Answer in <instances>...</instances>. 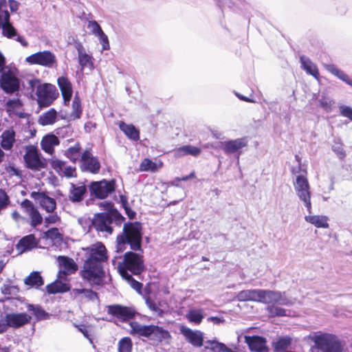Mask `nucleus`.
<instances>
[{"label":"nucleus","instance_id":"obj_1","mask_svg":"<svg viewBox=\"0 0 352 352\" xmlns=\"http://www.w3.org/2000/svg\"><path fill=\"white\" fill-rule=\"evenodd\" d=\"M142 226L138 222L126 223L123 227L122 233L117 236V252H122L127 245L131 250L139 251V253L127 252L124 255L122 262L118 264L120 275L124 272L139 275L144 269L142 249Z\"/></svg>","mask_w":352,"mask_h":352},{"label":"nucleus","instance_id":"obj_2","mask_svg":"<svg viewBox=\"0 0 352 352\" xmlns=\"http://www.w3.org/2000/svg\"><path fill=\"white\" fill-rule=\"evenodd\" d=\"M83 250L86 252V260L82 271V277L92 286L100 285L104 274L102 264L107 260V249L98 242Z\"/></svg>","mask_w":352,"mask_h":352},{"label":"nucleus","instance_id":"obj_3","mask_svg":"<svg viewBox=\"0 0 352 352\" xmlns=\"http://www.w3.org/2000/svg\"><path fill=\"white\" fill-rule=\"evenodd\" d=\"M131 330L130 334L148 338L154 343L167 341L170 338V333L162 327L154 324H141L138 322L131 321L129 322Z\"/></svg>","mask_w":352,"mask_h":352},{"label":"nucleus","instance_id":"obj_4","mask_svg":"<svg viewBox=\"0 0 352 352\" xmlns=\"http://www.w3.org/2000/svg\"><path fill=\"white\" fill-rule=\"evenodd\" d=\"M107 205L110 210L109 212L96 214L92 219V225L97 231L111 234L113 232L112 225H121L124 217L117 210L111 209L113 204L111 202Z\"/></svg>","mask_w":352,"mask_h":352},{"label":"nucleus","instance_id":"obj_5","mask_svg":"<svg viewBox=\"0 0 352 352\" xmlns=\"http://www.w3.org/2000/svg\"><path fill=\"white\" fill-rule=\"evenodd\" d=\"M313 340L318 349L322 352H342V342L333 334L317 335L314 336Z\"/></svg>","mask_w":352,"mask_h":352},{"label":"nucleus","instance_id":"obj_6","mask_svg":"<svg viewBox=\"0 0 352 352\" xmlns=\"http://www.w3.org/2000/svg\"><path fill=\"white\" fill-rule=\"evenodd\" d=\"M294 188L297 197L307 208L308 212L311 213L310 186L305 175L301 174L296 177Z\"/></svg>","mask_w":352,"mask_h":352},{"label":"nucleus","instance_id":"obj_7","mask_svg":"<svg viewBox=\"0 0 352 352\" xmlns=\"http://www.w3.org/2000/svg\"><path fill=\"white\" fill-rule=\"evenodd\" d=\"M36 94L38 98V103L40 107H47L56 100L58 93L54 85L49 83L38 85Z\"/></svg>","mask_w":352,"mask_h":352},{"label":"nucleus","instance_id":"obj_8","mask_svg":"<svg viewBox=\"0 0 352 352\" xmlns=\"http://www.w3.org/2000/svg\"><path fill=\"white\" fill-rule=\"evenodd\" d=\"M285 292L260 289L258 302L263 304L278 303L280 305H292V302L285 297Z\"/></svg>","mask_w":352,"mask_h":352},{"label":"nucleus","instance_id":"obj_9","mask_svg":"<svg viewBox=\"0 0 352 352\" xmlns=\"http://www.w3.org/2000/svg\"><path fill=\"white\" fill-rule=\"evenodd\" d=\"M32 317L26 313H11L6 314L5 316L6 324L0 322V333L7 330V327L19 328L28 324Z\"/></svg>","mask_w":352,"mask_h":352},{"label":"nucleus","instance_id":"obj_10","mask_svg":"<svg viewBox=\"0 0 352 352\" xmlns=\"http://www.w3.org/2000/svg\"><path fill=\"white\" fill-rule=\"evenodd\" d=\"M25 61L30 65H39L51 68L56 63V58L54 53L48 50L38 52L25 58Z\"/></svg>","mask_w":352,"mask_h":352},{"label":"nucleus","instance_id":"obj_11","mask_svg":"<svg viewBox=\"0 0 352 352\" xmlns=\"http://www.w3.org/2000/svg\"><path fill=\"white\" fill-rule=\"evenodd\" d=\"M91 194L98 199H104L115 190V181L93 182L89 186Z\"/></svg>","mask_w":352,"mask_h":352},{"label":"nucleus","instance_id":"obj_12","mask_svg":"<svg viewBox=\"0 0 352 352\" xmlns=\"http://www.w3.org/2000/svg\"><path fill=\"white\" fill-rule=\"evenodd\" d=\"M80 169L83 172H88L96 174L100 168V163L98 160L94 157L89 150H85L80 156Z\"/></svg>","mask_w":352,"mask_h":352},{"label":"nucleus","instance_id":"obj_13","mask_svg":"<svg viewBox=\"0 0 352 352\" xmlns=\"http://www.w3.org/2000/svg\"><path fill=\"white\" fill-rule=\"evenodd\" d=\"M107 312L116 316L122 322H125L133 318L137 314L133 308L120 305H109L107 307Z\"/></svg>","mask_w":352,"mask_h":352},{"label":"nucleus","instance_id":"obj_14","mask_svg":"<svg viewBox=\"0 0 352 352\" xmlns=\"http://www.w3.org/2000/svg\"><path fill=\"white\" fill-rule=\"evenodd\" d=\"M2 89L8 94H12L19 89V80L11 73H3L0 78Z\"/></svg>","mask_w":352,"mask_h":352},{"label":"nucleus","instance_id":"obj_15","mask_svg":"<svg viewBox=\"0 0 352 352\" xmlns=\"http://www.w3.org/2000/svg\"><path fill=\"white\" fill-rule=\"evenodd\" d=\"M23 158L26 166L30 169L38 170L43 167V163L39 157L36 148L34 146H30L27 148Z\"/></svg>","mask_w":352,"mask_h":352},{"label":"nucleus","instance_id":"obj_16","mask_svg":"<svg viewBox=\"0 0 352 352\" xmlns=\"http://www.w3.org/2000/svg\"><path fill=\"white\" fill-rule=\"evenodd\" d=\"M58 263L63 270H59L58 278H65L67 275L74 273L78 270V266L74 261L65 256H58Z\"/></svg>","mask_w":352,"mask_h":352},{"label":"nucleus","instance_id":"obj_17","mask_svg":"<svg viewBox=\"0 0 352 352\" xmlns=\"http://www.w3.org/2000/svg\"><path fill=\"white\" fill-rule=\"evenodd\" d=\"M74 47L78 52V60L81 70H84L86 67H93V58L87 53L82 44L80 41H76L74 42Z\"/></svg>","mask_w":352,"mask_h":352},{"label":"nucleus","instance_id":"obj_18","mask_svg":"<svg viewBox=\"0 0 352 352\" xmlns=\"http://www.w3.org/2000/svg\"><path fill=\"white\" fill-rule=\"evenodd\" d=\"M181 333L189 343L195 347H201L203 345L204 334L200 331H193L188 327H182Z\"/></svg>","mask_w":352,"mask_h":352},{"label":"nucleus","instance_id":"obj_19","mask_svg":"<svg viewBox=\"0 0 352 352\" xmlns=\"http://www.w3.org/2000/svg\"><path fill=\"white\" fill-rule=\"evenodd\" d=\"M245 342L252 351L267 352L266 340L264 338L258 336H245Z\"/></svg>","mask_w":352,"mask_h":352},{"label":"nucleus","instance_id":"obj_20","mask_svg":"<svg viewBox=\"0 0 352 352\" xmlns=\"http://www.w3.org/2000/svg\"><path fill=\"white\" fill-rule=\"evenodd\" d=\"M21 206L30 217L31 225L33 227H36L42 223L43 217L31 201L26 199L21 202Z\"/></svg>","mask_w":352,"mask_h":352},{"label":"nucleus","instance_id":"obj_21","mask_svg":"<svg viewBox=\"0 0 352 352\" xmlns=\"http://www.w3.org/2000/svg\"><path fill=\"white\" fill-rule=\"evenodd\" d=\"M32 196L38 201L41 206L47 212L52 213L56 208V202L54 198L50 197L45 192H32Z\"/></svg>","mask_w":352,"mask_h":352},{"label":"nucleus","instance_id":"obj_22","mask_svg":"<svg viewBox=\"0 0 352 352\" xmlns=\"http://www.w3.org/2000/svg\"><path fill=\"white\" fill-rule=\"evenodd\" d=\"M0 28L2 29V34L8 38H12L17 35L16 30L10 23V15L9 12H2L0 16Z\"/></svg>","mask_w":352,"mask_h":352},{"label":"nucleus","instance_id":"obj_23","mask_svg":"<svg viewBox=\"0 0 352 352\" xmlns=\"http://www.w3.org/2000/svg\"><path fill=\"white\" fill-rule=\"evenodd\" d=\"M87 28L93 34L98 37L100 42L102 45V49L104 50L109 48L108 37L96 21H89L88 22Z\"/></svg>","mask_w":352,"mask_h":352},{"label":"nucleus","instance_id":"obj_24","mask_svg":"<svg viewBox=\"0 0 352 352\" xmlns=\"http://www.w3.org/2000/svg\"><path fill=\"white\" fill-rule=\"evenodd\" d=\"M223 144V150L224 153L226 154H232L246 146L248 144V140L246 138H241L226 141Z\"/></svg>","mask_w":352,"mask_h":352},{"label":"nucleus","instance_id":"obj_25","mask_svg":"<svg viewBox=\"0 0 352 352\" xmlns=\"http://www.w3.org/2000/svg\"><path fill=\"white\" fill-rule=\"evenodd\" d=\"M58 85L60 89L64 102L68 104L72 96V85L69 79L65 76H60L57 80Z\"/></svg>","mask_w":352,"mask_h":352},{"label":"nucleus","instance_id":"obj_26","mask_svg":"<svg viewBox=\"0 0 352 352\" xmlns=\"http://www.w3.org/2000/svg\"><path fill=\"white\" fill-rule=\"evenodd\" d=\"M87 192V188L85 185H76L71 184L69 189V200L73 202H80L83 200L85 195Z\"/></svg>","mask_w":352,"mask_h":352},{"label":"nucleus","instance_id":"obj_27","mask_svg":"<svg viewBox=\"0 0 352 352\" xmlns=\"http://www.w3.org/2000/svg\"><path fill=\"white\" fill-rule=\"evenodd\" d=\"M15 136L16 133L13 129L4 131L0 136L1 138V146L6 151L11 150L16 142Z\"/></svg>","mask_w":352,"mask_h":352},{"label":"nucleus","instance_id":"obj_28","mask_svg":"<svg viewBox=\"0 0 352 352\" xmlns=\"http://www.w3.org/2000/svg\"><path fill=\"white\" fill-rule=\"evenodd\" d=\"M60 143L58 137L54 134H48L43 137L41 145L42 149L49 153L52 154L54 151V146Z\"/></svg>","mask_w":352,"mask_h":352},{"label":"nucleus","instance_id":"obj_29","mask_svg":"<svg viewBox=\"0 0 352 352\" xmlns=\"http://www.w3.org/2000/svg\"><path fill=\"white\" fill-rule=\"evenodd\" d=\"M24 283L30 287L39 289L44 285V280L39 272L34 271L24 279Z\"/></svg>","mask_w":352,"mask_h":352},{"label":"nucleus","instance_id":"obj_30","mask_svg":"<svg viewBox=\"0 0 352 352\" xmlns=\"http://www.w3.org/2000/svg\"><path fill=\"white\" fill-rule=\"evenodd\" d=\"M301 67L309 74L311 75L316 79H318L319 71L315 63H314L309 58L305 56L300 57Z\"/></svg>","mask_w":352,"mask_h":352},{"label":"nucleus","instance_id":"obj_31","mask_svg":"<svg viewBox=\"0 0 352 352\" xmlns=\"http://www.w3.org/2000/svg\"><path fill=\"white\" fill-rule=\"evenodd\" d=\"M119 128L129 139L133 141H138L140 139V132L134 125L120 122Z\"/></svg>","mask_w":352,"mask_h":352},{"label":"nucleus","instance_id":"obj_32","mask_svg":"<svg viewBox=\"0 0 352 352\" xmlns=\"http://www.w3.org/2000/svg\"><path fill=\"white\" fill-rule=\"evenodd\" d=\"M173 152L174 155L177 157H181L186 155L197 157L201 153V149L192 145H185L175 149Z\"/></svg>","mask_w":352,"mask_h":352},{"label":"nucleus","instance_id":"obj_33","mask_svg":"<svg viewBox=\"0 0 352 352\" xmlns=\"http://www.w3.org/2000/svg\"><path fill=\"white\" fill-rule=\"evenodd\" d=\"M63 278H58L46 286V291L48 294L63 293L69 290V286L61 281Z\"/></svg>","mask_w":352,"mask_h":352},{"label":"nucleus","instance_id":"obj_34","mask_svg":"<svg viewBox=\"0 0 352 352\" xmlns=\"http://www.w3.org/2000/svg\"><path fill=\"white\" fill-rule=\"evenodd\" d=\"M28 311L31 312L36 321L45 320L50 319L51 314L46 312L40 305L28 304Z\"/></svg>","mask_w":352,"mask_h":352},{"label":"nucleus","instance_id":"obj_35","mask_svg":"<svg viewBox=\"0 0 352 352\" xmlns=\"http://www.w3.org/2000/svg\"><path fill=\"white\" fill-rule=\"evenodd\" d=\"M260 289H246L239 292L236 298L239 301L258 302Z\"/></svg>","mask_w":352,"mask_h":352},{"label":"nucleus","instance_id":"obj_36","mask_svg":"<svg viewBox=\"0 0 352 352\" xmlns=\"http://www.w3.org/2000/svg\"><path fill=\"white\" fill-rule=\"evenodd\" d=\"M36 238L33 234L23 236L18 243L17 248L22 251L31 250L36 246Z\"/></svg>","mask_w":352,"mask_h":352},{"label":"nucleus","instance_id":"obj_37","mask_svg":"<svg viewBox=\"0 0 352 352\" xmlns=\"http://www.w3.org/2000/svg\"><path fill=\"white\" fill-rule=\"evenodd\" d=\"M305 221L314 225L317 228H327L329 227L328 218L323 215H309L305 217Z\"/></svg>","mask_w":352,"mask_h":352},{"label":"nucleus","instance_id":"obj_38","mask_svg":"<svg viewBox=\"0 0 352 352\" xmlns=\"http://www.w3.org/2000/svg\"><path fill=\"white\" fill-rule=\"evenodd\" d=\"M205 349H210L212 352H232V350L226 344L216 340L206 341Z\"/></svg>","mask_w":352,"mask_h":352},{"label":"nucleus","instance_id":"obj_39","mask_svg":"<svg viewBox=\"0 0 352 352\" xmlns=\"http://www.w3.org/2000/svg\"><path fill=\"white\" fill-rule=\"evenodd\" d=\"M324 67L329 73L344 82H347L349 78V76L344 71L340 69L333 64H324Z\"/></svg>","mask_w":352,"mask_h":352},{"label":"nucleus","instance_id":"obj_40","mask_svg":"<svg viewBox=\"0 0 352 352\" xmlns=\"http://www.w3.org/2000/svg\"><path fill=\"white\" fill-rule=\"evenodd\" d=\"M72 294L76 298H85L90 300H94L98 298L97 294L91 289H74Z\"/></svg>","mask_w":352,"mask_h":352},{"label":"nucleus","instance_id":"obj_41","mask_svg":"<svg viewBox=\"0 0 352 352\" xmlns=\"http://www.w3.org/2000/svg\"><path fill=\"white\" fill-rule=\"evenodd\" d=\"M81 146L77 142L73 146H70L65 151V155L73 163H76L80 157Z\"/></svg>","mask_w":352,"mask_h":352},{"label":"nucleus","instance_id":"obj_42","mask_svg":"<svg viewBox=\"0 0 352 352\" xmlns=\"http://www.w3.org/2000/svg\"><path fill=\"white\" fill-rule=\"evenodd\" d=\"M57 112L54 109H51L46 113H43L39 118V123L43 125L52 124L55 122Z\"/></svg>","mask_w":352,"mask_h":352},{"label":"nucleus","instance_id":"obj_43","mask_svg":"<svg viewBox=\"0 0 352 352\" xmlns=\"http://www.w3.org/2000/svg\"><path fill=\"white\" fill-rule=\"evenodd\" d=\"M162 166V162H159V165H157L155 162H153L151 160L148 158H145L140 165V169L141 171H151L155 172L159 168Z\"/></svg>","mask_w":352,"mask_h":352},{"label":"nucleus","instance_id":"obj_44","mask_svg":"<svg viewBox=\"0 0 352 352\" xmlns=\"http://www.w3.org/2000/svg\"><path fill=\"white\" fill-rule=\"evenodd\" d=\"M186 318L190 322L199 324L201 322L204 315L200 309H190L186 314Z\"/></svg>","mask_w":352,"mask_h":352},{"label":"nucleus","instance_id":"obj_45","mask_svg":"<svg viewBox=\"0 0 352 352\" xmlns=\"http://www.w3.org/2000/svg\"><path fill=\"white\" fill-rule=\"evenodd\" d=\"M292 342V340L289 337H280L276 342L273 343L274 349L277 351L286 349Z\"/></svg>","mask_w":352,"mask_h":352},{"label":"nucleus","instance_id":"obj_46","mask_svg":"<svg viewBox=\"0 0 352 352\" xmlns=\"http://www.w3.org/2000/svg\"><path fill=\"white\" fill-rule=\"evenodd\" d=\"M266 310L271 317H282L287 316V310L274 305H269L267 307Z\"/></svg>","mask_w":352,"mask_h":352},{"label":"nucleus","instance_id":"obj_47","mask_svg":"<svg viewBox=\"0 0 352 352\" xmlns=\"http://www.w3.org/2000/svg\"><path fill=\"white\" fill-rule=\"evenodd\" d=\"M132 341L129 337H124L118 342V352H131Z\"/></svg>","mask_w":352,"mask_h":352},{"label":"nucleus","instance_id":"obj_48","mask_svg":"<svg viewBox=\"0 0 352 352\" xmlns=\"http://www.w3.org/2000/svg\"><path fill=\"white\" fill-rule=\"evenodd\" d=\"M122 277L128 281V283L131 285V287L135 289L136 291L140 292L142 289V284L140 282L135 280L132 274L129 272H124V274L121 275Z\"/></svg>","mask_w":352,"mask_h":352},{"label":"nucleus","instance_id":"obj_49","mask_svg":"<svg viewBox=\"0 0 352 352\" xmlns=\"http://www.w3.org/2000/svg\"><path fill=\"white\" fill-rule=\"evenodd\" d=\"M72 114L75 118H80L82 113L81 104L80 98L76 96L72 102Z\"/></svg>","mask_w":352,"mask_h":352},{"label":"nucleus","instance_id":"obj_50","mask_svg":"<svg viewBox=\"0 0 352 352\" xmlns=\"http://www.w3.org/2000/svg\"><path fill=\"white\" fill-rule=\"evenodd\" d=\"M145 302L150 310L157 314L160 316H163L164 311L159 308L156 303L150 297L145 298Z\"/></svg>","mask_w":352,"mask_h":352},{"label":"nucleus","instance_id":"obj_51","mask_svg":"<svg viewBox=\"0 0 352 352\" xmlns=\"http://www.w3.org/2000/svg\"><path fill=\"white\" fill-rule=\"evenodd\" d=\"M332 150L336 153L339 158L342 159L345 157V151L339 139L334 140V144L332 146Z\"/></svg>","mask_w":352,"mask_h":352},{"label":"nucleus","instance_id":"obj_52","mask_svg":"<svg viewBox=\"0 0 352 352\" xmlns=\"http://www.w3.org/2000/svg\"><path fill=\"white\" fill-rule=\"evenodd\" d=\"M10 204V197L6 192L0 188V211L6 209Z\"/></svg>","mask_w":352,"mask_h":352},{"label":"nucleus","instance_id":"obj_53","mask_svg":"<svg viewBox=\"0 0 352 352\" xmlns=\"http://www.w3.org/2000/svg\"><path fill=\"white\" fill-rule=\"evenodd\" d=\"M21 106L22 103L19 98L9 99L6 103L8 111H12L15 109L20 108Z\"/></svg>","mask_w":352,"mask_h":352},{"label":"nucleus","instance_id":"obj_54","mask_svg":"<svg viewBox=\"0 0 352 352\" xmlns=\"http://www.w3.org/2000/svg\"><path fill=\"white\" fill-rule=\"evenodd\" d=\"M60 236L61 234L56 228H50L45 232V236L51 240L58 239L60 238Z\"/></svg>","mask_w":352,"mask_h":352},{"label":"nucleus","instance_id":"obj_55","mask_svg":"<svg viewBox=\"0 0 352 352\" xmlns=\"http://www.w3.org/2000/svg\"><path fill=\"white\" fill-rule=\"evenodd\" d=\"M1 291L4 295H12L18 292V288L14 285L4 284L1 287Z\"/></svg>","mask_w":352,"mask_h":352},{"label":"nucleus","instance_id":"obj_56","mask_svg":"<svg viewBox=\"0 0 352 352\" xmlns=\"http://www.w3.org/2000/svg\"><path fill=\"white\" fill-rule=\"evenodd\" d=\"M340 109L341 115L352 121V108L348 106H342Z\"/></svg>","mask_w":352,"mask_h":352},{"label":"nucleus","instance_id":"obj_57","mask_svg":"<svg viewBox=\"0 0 352 352\" xmlns=\"http://www.w3.org/2000/svg\"><path fill=\"white\" fill-rule=\"evenodd\" d=\"M58 221H60V218L56 214H51L45 218L47 224L55 223Z\"/></svg>","mask_w":352,"mask_h":352},{"label":"nucleus","instance_id":"obj_58","mask_svg":"<svg viewBox=\"0 0 352 352\" xmlns=\"http://www.w3.org/2000/svg\"><path fill=\"white\" fill-rule=\"evenodd\" d=\"M76 168L72 166H67L64 168L63 174L65 177L69 178L75 176Z\"/></svg>","mask_w":352,"mask_h":352},{"label":"nucleus","instance_id":"obj_59","mask_svg":"<svg viewBox=\"0 0 352 352\" xmlns=\"http://www.w3.org/2000/svg\"><path fill=\"white\" fill-rule=\"evenodd\" d=\"M6 67V58L3 54L0 52V73H4Z\"/></svg>","mask_w":352,"mask_h":352},{"label":"nucleus","instance_id":"obj_60","mask_svg":"<svg viewBox=\"0 0 352 352\" xmlns=\"http://www.w3.org/2000/svg\"><path fill=\"white\" fill-rule=\"evenodd\" d=\"M195 172L193 171L188 175L184 176L182 177H177V178H175V180H177V181H187V180H189V179L195 178Z\"/></svg>","mask_w":352,"mask_h":352},{"label":"nucleus","instance_id":"obj_61","mask_svg":"<svg viewBox=\"0 0 352 352\" xmlns=\"http://www.w3.org/2000/svg\"><path fill=\"white\" fill-rule=\"evenodd\" d=\"M10 9L12 12H16L19 8V3L14 0H9Z\"/></svg>","mask_w":352,"mask_h":352},{"label":"nucleus","instance_id":"obj_62","mask_svg":"<svg viewBox=\"0 0 352 352\" xmlns=\"http://www.w3.org/2000/svg\"><path fill=\"white\" fill-rule=\"evenodd\" d=\"M124 209L129 219H132L135 218V212L133 210H132L129 206L125 207V208Z\"/></svg>","mask_w":352,"mask_h":352},{"label":"nucleus","instance_id":"obj_63","mask_svg":"<svg viewBox=\"0 0 352 352\" xmlns=\"http://www.w3.org/2000/svg\"><path fill=\"white\" fill-rule=\"evenodd\" d=\"M320 106L325 109H327L328 108L331 107V101H329L327 100H320Z\"/></svg>","mask_w":352,"mask_h":352},{"label":"nucleus","instance_id":"obj_64","mask_svg":"<svg viewBox=\"0 0 352 352\" xmlns=\"http://www.w3.org/2000/svg\"><path fill=\"white\" fill-rule=\"evenodd\" d=\"M17 37L16 38V41L19 42L23 47H27L28 45V43L25 41V39L20 35H16Z\"/></svg>","mask_w":352,"mask_h":352}]
</instances>
